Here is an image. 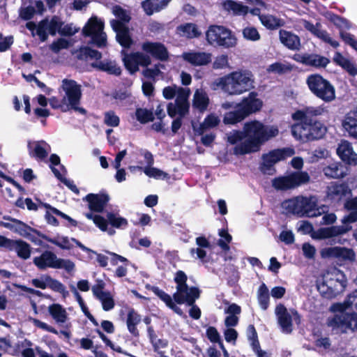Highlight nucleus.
Returning a JSON list of instances; mask_svg holds the SVG:
<instances>
[{
	"label": "nucleus",
	"instance_id": "nucleus-61",
	"mask_svg": "<svg viewBox=\"0 0 357 357\" xmlns=\"http://www.w3.org/2000/svg\"><path fill=\"white\" fill-rule=\"evenodd\" d=\"M94 224L98 227L101 231H107L109 235H113L115 233V231L113 229H108V220L107 218H105L100 215H96V219L94 220Z\"/></svg>",
	"mask_w": 357,
	"mask_h": 357
},
{
	"label": "nucleus",
	"instance_id": "nucleus-36",
	"mask_svg": "<svg viewBox=\"0 0 357 357\" xmlns=\"http://www.w3.org/2000/svg\"><path fill=\"white\" fill-rule=\"evenodd\" d=\"M349 309L357 310V291L348 295L343 302L333 303L330 307V310H347Z\"/></svg>",
	"mask_w": 357,
	"mask_h": 357
},
{
	"label": "nucleus",
	"instance_id": "nucleus-12",
	"mask_svg": "<svg viewBox=\"0 0 357 357\" xmlns=\"http://www.w3.org/2000/svg\"><path fill=\"white\" fill-rule=\"evenodd\" d=\"M282 206L287 213L296 215L298 217H310L314 208V204L310 199L298 196L282 203Z\"/></svg>",
	"mask_w": 357,
	"mask_h": 357
},
{
	"label": "nucleus",
	"instance_id": "nucleus-20",
	"mask_svg": "<svg viewBox=\"0 0 357 357\" xmlns=\"http://www.w3.org/2000/svg\"><path fill=\"white\" fill-rule=\"evenodd\" d=\"M109 195L105 192L98 194L89 193L83 199L88 202L89 208L91 212L102 213L109 202Z\"/></svg>",
	"mask_w": 357,
	"mask_h": 357
},
{
	"label": "nucleus",
	"instance_id": "nucleus-40",
	"mask_svg": "<svg viewBox=\"0 0 357 357\" xmlns=\"http://www.w3.org/2000/svg\"><path fill=\"white\" fill-rule=\"evenodd\" d=\"M344 207L350 211V213L342 219L344 224L354 223L357 221V197L348 199L344 204Z\"/></svg>",
	"mask_w": 357,
	"mask_h": 357
},
{
	"label": "nucleus",
	"instance_id": "nucleus-6",
	"mask_svg": "<svg viewBox=\"0 0 357 357\" xmlns=\"http://www.w3.org/2000/svg\"><path fill=\"white\" fill-rule=\"evenodd\" d=\"M306 84L310 92L324 102H331L335 99V86L321 75L314 73L308 75Z\"/></svg>",
	"mask_w": 357,
	"mask_h": 357
},
{
	"label": "nucleus",
	"instance_id": "nucleus-23",
	"mask_svg": "<svg viewBox=\"0 0 357 357\" xmlns=\"http://www.w3.org/2000/svg\"><path fill=\"white\" fill-rule=\"evenodd\" d=\"M48 25L49 19L45 17L40 20L38 24L34 22L30 21L26 22V28L31 32L32 36L36 35L38 36L41 42H45L48 39Z\"/></svg>",
	"mask_w": 357,
	"mask_h": 357
},
{
	"label": "nucleus",
	"instance_id": "nucleus-62",
	"mask_svg": "<svg viewBox=\"0 0 357 357\" xmlns=\"http://www.w3.org/2000/svg\"><path fill=\"white\" fill-rule=\"evenodd\" d=\"M113 13L119 19L116 20L122 22L124 24L128 23L131 20V17L126 10L120 6L116 5L114 7Z\"/></svg>",
	"mask_w": 357,
	"mask_h": 357
},
{
	"label": "nucleus",
	"instance_id": "nucleus-55",
	"mask_svg": "<svg viewBox=\"0 0 357 357\" xmlns=\"http://www.w3.org/2000/svg\"><path fill=\"white\" fill-rule=\"evenodd\" d=\"M245 140V134H244V127L242 130H234L227 135V142L232 145H238Z\"/></svg>",
	"mask_w": 357,
	"mask_h": 357
},
{
	"label": "nucleus",
	"instance_id": "nucleus-58",
	"mask_svg": "<svg viewBox=\"0 0 357 357\" xmlns=\"http://www.w3.org/2000/svg\"><path fill=\"white\" fill-rule=\"evenodd\" d=\"M63 24L64 22L59 17L56 15L52 16L51 20H49L48 32L50 35L54 36L57 32L59 33V30H61V27L63 26Z\"/></svg>",
	"mask_w": 357,
	"mask_h": 357
},
{
	"label": "nucleus",
	"instance_id": "nucleus-21",
	"mask_svg": "<svg viewBox=\"0 0 357 357\" xmlns=\"http://www.w3.org/2000/svg\"><path fill=\"white\" fill-rule=\"evenodd\" d=\"M107 253L110 256L109 257L102 254L97 255L96 260L100 266L105 267L107 265L108 260H109L111 265L118 266V268L131 266V263L126 257L109 251H107Z\"/></svg>",
	"mask_w": 357,
	"mask_h": 357
},
{
	"label": "nucleus",
	"instance_id": "nucleus-14",
	"mask_svg": "<svg viewBox=\"0 0 357 357\" xmlns=\"http://www.w3.org/2000/svg\"><path fill=\"white\" fill-rule=\"evenodd\" d=\"M37 268H74V264L70 260L59 259L52 251L45 250L33 259Z\"/></svg>",
	"mask_w": 357,
	"mask_h": 357
},
{
	"label": "nucleus",
	"instance_id": "nucleus-5",
	"mask_svg": "<svg viewBox=\"0 0 357 357\" xmlns=\"http://www.w3.org/2000/svg\"><path fill=\"white\" fill-rule=\"evenodd\" d=\"M347 286L344 273L340 269H326L317 280V289L325 298L332 299L342 293Z\"/></svg>",
	"mask_w": 357,
	"mask_h": 357
},
{
	"label": "nucleus",
	"instance_id": "nucleus-54",
	"mask_svg": "<svg viewBox=\"0 0 357 357\" xmlns=\"http://www.w3.org/2000/svg\"><path fill=\"white\" fill-rule=\"evenodd\" d=\"M258 301L261 308L266 310L269 305L268 289L264 284H261L258 290Z\"/></svg>",
	"mask_w": 357,
	"mask_h": 357
},
{
	"label": "nucleus",
	"instance_id": "nucleus-9",
	"mask_svg": "<svg viewBox=\"0 0 357 357\" xmlns=\"http://www.w3.org/2000/svg\"><path fill=\"white\" fill-rule=\"evenodd\" d=\"M61 89L65 92L63 98L70 107L75 112L86 115V109L79 107L82 96V86L74 79L65 78L61 82Z\"/></svg>",
	"mask_w": 357,
	"mask_h": 357
},
{
	"label": "nucleus",
	"instance_id": "nucleus-64",
	"mask_svg": "<svg viewBox=\"0 0 357 357\" xmlns=\"http://www.w3.org/2000/svg\"><path fill=\"white\" fill-rule=\"evenodd\" d=\"M104 123L108 126L117 127L120 123V119L114 111L110 110L105 113Z\"/></svg>",
	"mask_w": 357,
	"mask_h": 357
},
{
	"label": "nucleus",
	"instance_id": "nucleus-4",
	"mask_svg": "<svg viewBox=\"0 0 357 357\" xmlns=\"http://www.w3.org/2000/svg\"><path fill=\"white\" fill-rule=\"evenodd\" d=\"M252 74L249 71H234L219 77L213 85L229 95H240L254 88Z\"/></svg>",
	"mask_w": 357,
	"mask_h": 357
},
{
	"label": "nucleus",
	"instance_id": "nucleus-7",
	"mask_svg": "<svg viewBox=\"0 0 357 357\" xmlns=\"http://www.w3.org/2000/svg\"><path fill=\"white\" fill-rule=\"evenodd\" d=\"M335 314L327 319V326L335 333H348L357 331V313L346 310H331Z\"/></svg>",
	"mask_w": 357,
	"mask_h": 357
},
{
	"label": "nucleus",
	"instance_id": "nucleus-13",
	"mask_svg": "<svg viewBox=\"0 0 357 357\" xmlns=\"http://www.w3.org/2000/svg\"><path fill=\"white\" fill-rule=\"evenodd\" d=\"M275 314L278 323L282 333L289 334L293 331V322L299 324L301 317L298 312L294 309L287 310L282 304L275 307Z\"/></svg>",
	"mask_w": 357,
	"mask_h": 357
},
{
	"label": "nucleus",
	"instance_id": "nucleus-46",
	"mask_svg": "<svg viewBox=\"0 0 357 357\" xmlns=\"http://www.w3.org/2000/svg\"><path fill=\"white\" fill-rule=\"evenodd\" d=\"M136 119L142 124L153 122L155 119L152 109L137 107L135 110Z\"/></svg>",
	"mask_w": 357,
	"mask_h": 357
},
{
	"label": "nucleus",
	"instance_id": "nucleus-53",
	"mask_svg": "<svg viewBox=\"0 0 357 357\" xmlns=\"http://www.w3.org/2000/svg\"><path fill=\"white\" fill-rule=\"evenodd\" d=\"M49 102L52 109H60L62 112L73 110L63 97L62 99H59L56 96H52L49 99Z\"/></svg>",
	"mask_w": 357,
	"mask_h": 357
},
{
	"label": "nucleus",
	"instance_id": "nucleus-17",
	"mask_svg": "<svg viewBox=\"0 0 357 357\" xmlns=\"http://www.w3.org/2000/svg\"><path fill=\"white\" fill-rule=\"evenodd\" d=\"M142 50L161 61L169 59V52L165 45L160 42L145 41L141 45Z\"/></svg>",
	"mask_w": 357,
	"mask_h": 357
},
{
	"label": "nucleus",
	"instance_id": "nucleus-28",
	"mask_svg": "<svg viewBox=\"0 0 357 357\" xmlns=\"http://www.w3.org/2000/svg\"><path fill=\"white\" fill-rule=\"evenodd\" d=\"M342 127L349 136L354 139H357V109L354 112H350L346 114L342 121Z\"/></svg>",
	"mask_w": 357,
	"mask_h": 357
},
{
	"label": "nucleus",
	"instance_id": "nucleus-45",
	"mask_svg": "<svg viewBox=\"0 0 357 357\" xmlns=\"http://www.w3.org/2000/svg\"><path fill=\"white\" fill-rule=\"evenodd\" d=\"M106 217L107 218L109 224L112 227L125 229L128 225V222L126 218L121 217L113 212H108Z\"/></svg>",
	"mask_w": 357,
	"mask_h": 357
},
{
	"label": "nucleus",
	"instance_id": "nucleus-41",
	"mask_svg": "<svg viewBox=\"0 0 357 357\" xmlns=\"http://www.w3.org/2000/svg\"><path fill=\"white\" fill-rule=\"evenodd\" d=\"M259 18L261 24L270 30L277 29L282 26L284 24L281 19L272 15L262 14L259 16Z\"/></svg>",
	"mask_w": 357,
	"mask_h": 357
},
{
	"label": "nucleus",
	"instance_id": "nucleus-3",
	"mask_svg": "<svg viewBox=\"0 0 357 357\" xmlns=\"http://www.w3.org/2000/svg\"><path fill=\"white\" fill-rule=\"evenodd\" d=\"M263 105V100L259 98V93L250 91L247 96L243 97L240 102L235 104L234 109L225 113L223 123L226 125L240 123L250 115L260 112Z\"/></svg>",
	"mask_w": 357,
	"mask_h": 357
},
{
	"label": "nucleus",
	"instance_id": "nucleus-37",
	"mask_svg": "<svg viewBox=\"0 0 357 357\" xmlns=\"http://www.w3.org/2000/svg\"><path fill=\"white\" fill-rule=\"evenodd\" d=\"M129 169L131 171L135 169L143 170L144 174L150 178H154L155 179H167L169 178L168 173L163 172L162 170L153 167H146L143 168L141 166H130Z\"/></svg>",
	"mask_w": 357,
	"mask_h": 357
},
{
	"label": "nucleus",
	"instance_id": "nucleus-11",
	"mask_svg": "<svg viewBox=\"0 0 357 357\" xmlns=\"http://www.w3.org/2000/svg\"><path fill=\"white\" fill-rule=\"evenodd\" d=\"M3 220H8L12 222H13L15 225L10 224L9 222H1V225H3L4 227L12 230L16 233H17L19 235L25 237L30 235L29 232H33V234H36L37 236H40L41 238L54 244L59 247L63 248L61 244L56 241L54 238H52L47 236L46 234H44L41 233L40 231L37 230L36 229H34L25 222H22L20 220L12 218L9 215H4L3 217Z\"/></svg>",
	"mask_w": 357,
	"mask_h": 357
},
{
	"label": "nucleus",
	"instance_id": "nucleus-30",
	"mask_svg": "<svg viewBox=\"0 0 357 357\" xmlns=\"http://www.w3.org/2000/svg\"><path fill=\"white\" fill-rule=\"evenodd\" d=\"M279 37L281 43L289 50H298L301 45L299 37L290 31L281 29Z\"/></svg>",
	"mask_w": 357,
	"mask_h": 357
},
{
	"label": "nucleus",
	"instance_id": "nucleus-48",
	"mask_svg": "<svg viewBox=\"0 0 357 357\" xmlns=\"http://www.w3.org/2000/svg\"><path fill=\"white\" fill-rule=\"evenodd\" d=\"M293 188L309 182L310 177L306 172H295L289 175Z\"/></svg>",
	"mask_w": 357,
	"mask_h": 357
},
{
	"label": "nucleus",
	"instance_id": "nucleus-1",
	"mask_svg": "<svg viewBox=\"0 0 357 357\" xmlns=\"http://www.w3.org/2000/svg\"><path fill=\"white\" fill-rule=\"evenodd\" d=\"M325 112L322 106L306 107L302 109L296 110L292 114L294 121H299L291 126L292 135L298 140L303 142H312L323 138L327 128L316 118Z\"/></svg>",
	"mask_w": 357,
	"mask_h": 357
},
{
	"label": "nucleus",
	"instance_id": "nucleus-43",
	"mask_svg": "<svg viewBox=\"0 0 357 357\" xmlns=\"http://www.w3.org/2000/svg\"><path fill=\"white\" fill-rule=\"evenodd\" d=\"M91 66L102 71L107 72L110 75L119 76L121 73V68L112 61L93 63H91Z\"/></svg>",
	"mask_w": 357,
	"mask_h": 357
},
{
	"label": "nucleus",
	"instance_id": "nucleus-44",
	"mask_svg": "<svg viewBox=\"0 0 357 357\" xmlns=\"http://www.w3.org/2000/svg\"><path fill=\"white\" fill-rule=\"evenodd\" d=\"M209 104V98L204 92H199L197 91L193 97L192 106L197 109L199 112L205 111Z\"/></svg>",
	"mask_w": 357,
	"mask_h": 357
},
{
	"label": "nucleus",
	"instance_id": "nucleus-2",
	"mask_svg": "<svg viewBox=\"0 0 357 357\" xmlns=\"http://www.w3.org/2000/svg\"><path fill=\"white\" fill-rule=\"evenodd\" d=\"M243 127L245 140L234 147L236 155L259 151L262 145L279 133L276 126H266L257 120L246 122Z\"/></svg>",
	"mask_w": 357,
	"mask_h": 357
},
{
	"label": "nucleus",
	"instance_id": "nucleus-63",
	"mask_svg": "<svg viewBox=\"0 0 357 357\" xmlns=\"http://www.w3.org/2000/svg\"><path fill=\"white\" fill-rule=\"evenodd\" d=\"M70 46V42L63 38H58L54 40L50 45V48L54 53H59L61 50L67 49Z\"/></svg>",
	"mask_w": 357,
	"mask_h": 357
},
{
	"label": "nucleus",
	"instance_id": "nucleus-51",
	"mask_svg": "<svg viewBox=\"0 0 357 357\" xmlns=\"http://www.w3.org/2000/svg\"><path fill=\"white\" fill-rule=\"evenodd\" d=\"M220 238L218 241V245L222 250H229V243L232 241V236L229 234L227 229H221L218 232Z\"/></svg>",
	"mask_w": 357,
	"mask_h": 357
},
{
	"label": "nucleus",
	"instance_id": "nucleus-35",
	"mask_svg": "<svg viewBox=\"0 0 357 357\" xmlns=\"http://www.w3.org/2000/svg\"><path fill=\"white\" fill-rule=\"evenodd\" d=\"M323 172L328 178H342L346 175L344 167L340 162L329 164L323 168Z\"/></svg>",
	"mask_w": 357,
	"mask_h": 357
},
{
	"label": "nucleus",
	"instance_id": "nucleus-33",
	"mask_svg": "<svg viewBox=\"0 0 357 357\" xmlns=\"http://www.w3.org/2000/svg\"><path fill=\"white\" fill-rule=\"evenodd\" d=\"M334 62L347 71L349 75H357V66L349 59L344 57L341 53L336 52L333 57Z\"/></svg>",
	"mask_w": 357,
	"mask_h": 357
},
{
	"label": "nucleus",
	"instance_id": "nucleus-42",
	"mask_svg": "<svg viewBox=\"0 0 357 357\" xmlns=\"http://www.w3.org/2000/svg\"><path fill=\"white\" fill-rule=\"evenodd\" d=\"M122 54H123V62L126 70L130 74L137 72L139 70V66L135 52L128 54L123 50Z\"/></svg>",
	"mask_w": 357,
	"mask_h": 357
},
{
	"label": "nucleus",
	"instance_id": "nucleus-10",
	"mask_svg": "<svg viewBox=\"0 0 357 357\" xmlns=\"http://www.w3.org/2000/svg\"><path fill=\"white\" fill-rule=\"evenodd\" d=\"M206 38L210 45L225 48L232 47L236 44V38L231 31L220 25H211L206 32Z\"/></svg>",
	"mask_w": 357,
	"mask_h": 357
},
{
	"label": "nucleus",
	"instance_id": "nucleus-31",
	"mask_svg": "<svg viewBox=\"0 0 357 357\" xmlns=\"http://www.w3.org/2000/svg\"><path fill=\"white\" fill-rule=\"evenodd\" d=\"M104 29V22L96 16L91 17L82 29L84 36H90L94 33L102 32Z\"/></svg>",
	"mask_w": 357,
	"mask_h": 357
},
{
	"label": "nucleus",
	"instance_id": "nucleus-25",
	"mask_svg": "<svg viewBox=\"0 0 357 357\" xmlns=\"http://www.w3.org/2000/svg\"><path fill=\"white\" fill-rule=\"evenodd\" d=\"M48 312L51 317L59 326H63L66 325L69 319L68 314L61 305L54 303L48 306Z\"/></svg>",
	"mask_w": 357,
	"mask_h": 357
},
{
	"label": "nucleus",
	"instance_id": "nucleus-26",
	"mask_svg": "<svg viewBox=\"0 0 357 357\" xmlns=\"http://www.w3.org/2000/svg\"><path fill=\"white\" fill-rule=\"evenodd\" d=\"M45 146H48V144L43 140L34 142H29L27 148L30 157L38 160H45L48 155Z\"/></svg>",
	"mask_w": 357,
	"mask_h": 357
},
{
	"label": "nucleus",
	"instance_id": "nucleus-60",
	"mask_svg": "<svg viewBox=\"0 0 357 357\" xmlns=\"http://www.w3.org/2000/svg\"><path fill=\"white\" fill-rule=\"evenodd\" d=\"M98 299L100 301L102 309L105 311H109L114 307V300L113 298V296L109 291L105 292Z\"/></svg>",
	"mask_w": 357,
	"mask_h": 357
},
{
	"label": "nucleus",
	"instance_id": "nucleus-29",
	"mask_svg": "<svg viewBox=\"0 0 357 357\" xmlns=\"http://www.w3.org/2000/svg\"><path fill=\"white\" fill-rule=\"evenodd\" d=\"M75 58L79 61H86L88 59H95L96 61L102 59V53L92 49L89 46H81L75 52Z\"/></svg>",
	"mask_w": 357,
	"mask_h": 357
},
{
	"label": "nucleus",
	"instance_id": "nucleus-15",
	"mask_svg": "<svg viewBox=\"0 0 357 357\" xmlns=\"http://www.w3.org/2000/svg\"><path fill=\"white\" fill-rule=\"evenodd\" d=\"M294 150L291 148L277 149L269 151L268 153L263 154L261 169L264 173L267 171L273 170L274 172V165L278 162L284 160L294 154Z\"/></svg>",
	"mask_w": 357,
	"mask_h": 357
},
{
	"label": "nucleus",
	"instance_id": "nucleus-38",
	"mask_svg": "<svg viewBox=\"0 0 357 357\" xmlns=\"http://www.w3.org/2000/svg\"><path fill=\"white\" fill-rule=\"evenodd\" d=\"M142 318L134 310H129L127 315L126 324L128 330L134 336H139V331L137 328V325L140 323Z\"/></svg>",
	"mask_w": 357,
	"mask_h": 357
},
{
	"label": "nucleus",
	"instance_id": "nucleus-57",
	"mask_svg": "<svg viewBox=\"0 0 357 357\" xmlns=\"http://www.w3.org/2000/svg\"><path fill=\"white\" fill-rule=\"evenodd\" d=\"M89 37L91 38L89 44L94 45L98 48H103L107 46V35L103 31L94 33Z\"/></svg>",
	"mask_w": 357,
	"mask_h": 357
},
{
	"label": "nucleus",
	"instance_id": "nucleus-59",
	"mask_svg": "<svg viewBox=\"0 0 357 357\" xmlns=\"http://www.w3.org/2000/svg\"><path fill=\"white\" fill-rule=\"evenodd\" d=\"M25 204L29 211H36L38 209V205L34 203L32 199L29 197L26 198L23 200L22 197H20L14 203V205L18 208L24 209Z\"/></svg>",
	"mask_w": 357,
	"mask_h": 357
},
{
	"label": "nucleus",
	"instance_id": "nucleus-8",
	"mask_svg": "<svg viewBox=\"0 0 357 357\" xmlns=\"http://www.w3.org/2000/svg\"><path fill=\"white\" fill-rule=\"evenodd\" d=\"M187 275L181 271L176 273L174 281L176 283V291L173 294L174 301L178 304L191 305L200 296V290L197 287H189L186 284Z\"/></svg>",
	"mask_w": 357,
	"mask_h": 357
},
{
	"label": "nucleus",
	"instance_id": "nucleus-50",
	"mask_svg": "<svg viewBox=\"0 0 357 357\" xmlns=\"http://www.w3.org/2000/svg\"><path fill=\"white\" fill-rule=\"evenodd\" d=\"M272 185L278 190H287L293 188L289 175L273 178L272 181Z\"/></svg>",
	"mask_w": 357,
	"mask_h": 357
},
{
	"label": "nucleus",
	"instance_id": "nucleus-32",
	"mask_svg": "<svg viewBox=\"0 0 357 357\" xmlns=\"http://www.w3.org/2000/svg\"><path fill=\"white\" fill-rule=\"evenodd\" d=\"M9 250H15L17 256L23 259H27L30 257L31 249L30 245L23 240L11 241Z\"/></svg>",
	"mask_w": 357,
	"mask_h": 357
},
{
	"label": "nucleus",
	"instance_id": "nucleus-19",
	"mask_svg": "<svg viewBox=\"0 0 357 357\" xmlns=\"http://www.w3.org/2000/svg\"><path fill=\"white\" fill-rule=\"evenodd\" d=\"M337 154L345 165L354 167L357 165V153L349 141L341 140L337 148Z\"/></svg>",
	"mask_w": 357,
	"mask_h": 357
},
{
	"label": "nucleus",
	"instance_id": "nucleus-24",
	"mask_svg": "<svg viewBox=\"0 0 357 357\" xmlns=\"http://www.w3.org/2000/svg\"><path fill=\"white\" fill-rule=\"evenodd\" d=\"M350 229L347 226H331L330 227H323L319 229L316 233L312 234V237L315 239H326L335 237L347 233Z\"/></svg>",
	"mask_w": 357,
	"mask_h": 357
},
{
	"label": "nucleus",
	"instance_id": "nucleus-34",
	"mask_svg": "<svg viewBox=\"0 0 357 357\" xmlns=\"http://www.w3.org/2000/svg\"><path fill=\"white\" fill-rule=\"evenodd\" d=\"M171 0H145L142 3V7L148 15L159 12L165 8Z\"/></svg>",
	"mask_w": 357,
	"mask_h": 357
},
{
	"label": "nucleus",
	"instance_id": "nucleus-22",
	"mask_svg": "<svg viewBox=\"0 0 357 357\" xmlns=\"http://www.w3.org/2000/svg\"><path fill=\"white\" fill-rule=\"evenodd\" d=\"M327 197L331 200L340 201L343 198L350 195L351 191L348 185L344 183H331L327 187Z\"/></svg>",
	"mask_w": 357,
	"mask_h": 357
},
{
	"label": "nucleus",
	"instance_id": "nucleus-16",
	"mask_svg": "<svg viewBox=\"0 0 357 357\" xmlns=\"http://www.w3.org/2000/svg\"><path fill=\"white\" fill-rule=\"evenodd\" d=\"M321 255L323 258H334L340 261H354L356 254L353 249L345 247H328L321 250Z\"/></svg>",
	"mask_w": 357,
	"mask_h": 357
},
{
	"label": "nucleus",
	"instance_id": "nucleus-49",
	"mask_svg": "<svg viewBox=\"0 0 357 357\" xmlns=\"http://www.w3.org/2000/svg\"><path fill=\"white\" fill-rule=\"evenodd\" d=\"M223 7L228 11H233L236 15L246 13L248 10V7L246 6L233 0H225L223 2Z\"/></svg>",
	"mask_w": 357,
	"mask_h": 357
},
{
	"label": "nucleus",
	"instance_id": "nucleus-52",
	"mask_svg": "<svg viewBox=\"0 0 357 357\" xmlns=\"http://www.w3.org/2000/svg\"><path fill=\"white\" fill-rule=\"evenodd\" d=\"M39 202H40V206L45 208L46 209H49L50 211H52V213L53 214L58 215L64 220H68L69 222V223L70 224V225H72L73 227H76L77 225V222L75 220L73 219L69 215H68L67 214L63 213L62 211H59L56 208L53 207L48 203L42 202L40 200H39Z\"/></svg>",
	"mask_w": 357,
	"mask_h": 357
},
{
	"label": "nucleus",
	"instance_id": "nucleus-27",
	"mask_svg": "<svg viewBox=\"0 0 357 357\" xmlns=\"http://www.w3.org/2000/svg\"><path fill=\"white\" fill-rule=\"evenodd\" d=\"M183 57L185 61L195 66H205L211 61V54L206 52H186Z\"/></svg>",
	"mask_w": 357,
	"mask_h": 357
},
{
	"label": "nucleus",
	"instance_id": "nucleus-56",
	"mask_svg": "<svg viewBox=\"0 0 357 357\" xmlns=\"http://www.w3.org/2000/svg\"><path fill=\"white\" fill-rule=\"evenodd\" d=\"M50 169L54 174L55 177L57 179H59L61 182H62L63 184H65L71 191H73L77 195L79 193V189L77 188L76 185L73 183V181H70L66 178L56 167H50Z\"/></svg>",
	"mask_w": 357,
	"mask_h": 357
},
{
	"label": "nucleus",
	"instance_id": "nucleus-18",
	"mask_svg": "<svg viewBox=\"0 0 357 357\" xmlns=\"http://www.w3.org/2000/svg\"><path fill=\"white\" fill-rule=\"evenodd\" d=\"M110 24L112 29L116 33V41L123 48H130L133 41L127 25L116 20H112Z\"/></svg>",
	"mask_w": 357,
	"mask_h": 357
},
{
	"label": "nucleus",
	"instance_id": "nucleus-39",
	"mask_svg": "<svg viewBox=\"0 0 357 357\" xmlns=\"http://www.w3.org/2000/svg\"><path fill=\"white\" fill-rule=\"evenodd\" d=\"M178 33L188 38H194L200 36L201 32L197 26L192 23H185L177 26Z\"/></svg>",
	"mask_w": 357,
	"mask_h": 357
},
{
	"label": "nucleus",
	"instance_id": "nucleus-47",
	"mask_svg": "<svg viewBox=\"0 0 357 357\" xmlns=\"http://www.w3.org/2000/svg\"><path fill=\"white\" fill-rule=\"evenodd\" d=\"M330 60L319 54H309L306 66L315 68H325L329 63Z\"/></svg>",
	"mask_w": 357,
	"mask_h": 357
}]
</instances>
